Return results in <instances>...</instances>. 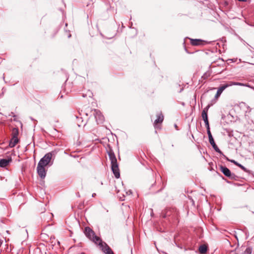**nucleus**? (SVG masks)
I'll return each instance as SVG.
<instances>
[{
	"label": "nucleus",
	"instance_id": "f257e3e1",
	"mask_svg": "<svg viewBox=\"0 0 254 254\" xmlns=\"http://www.w3.org/2000/svg\"><path fill=\"white\" fill-rule=\"evenodd\" d=\"M110 160L111 163V168L115 177L118 179L120 177V170L117 160L114 153L112 151L108 152Z\"/></svg>",
	"mask_w": 254,
	"mask_h": 254
},
{
	"label": "nucleus",
	"instance_id": "f03ea898",
	"mask_svg": "<svg viewBox=\"0 0 254 254\" xmlns=\"http://www.w3.org/2000/svg\"><path fill=\"white\" fill-rule=\"evenodd\" d=\"M84 233L87 237L92 241L96 244L100 245L101 243V239L95 235L94 231L89 227H87L85 228Z\"/></svg>",
	"mask_w": 254,
	"mask_h": 254
},
{
	"label": "nucleus",
	"instance_id": "7ed1b4c3",
	"mask_svg": "<svg viewBox=\"0 0 254 254\" xmlns=\"http://www.w3.org/2000/svg\"><path fill=\"white\" fill-rule=\"evenodd\" d=\"M220 170L223 173V174L229 178L234 180H237L238 177L234 173H232L230 170L225 166H220Z\"/></svg>",
	"mask_w": 254,
	"mask_h": 254
},
{
	"label": "nucleus",
	"instance_id": "20e7f679",
	"mask_svg": "<svg viewBox=\"0 0 254 254\" xmlns=\"http://www.w3.org/2000/svg\"><path fill=\"white\" fill-rule=\"evenodd\" d=\"M52 157V152H49L46 154L42 158L39 162H38V164H40L42 165V166L46 167V166L48 165L49 163H50V161L51 160Z\"/></svg>",
	"mask_w": 254,
	"mask_h": 254
},
{
	"label": "nucleus",
	"instance_id": "39448f33",
	"mask_svg": "<svg viewBox=\"0 0 254 254\" xmlns=\"http://www.w3.org/2000/svg\"><path fill=\"white\" fill-rule=\"evenodd\" d=\"M94 115L98 124L103 123L104 117L99 110L95 109L94 110Z\"/></svg>",
	"mask_w": 254,
	"mask_h": 254
},
{
	"label": "nucleus",
	"instance_id": "423d86ee",
	"mask_svg": "<svg viewBox=\"0 0 254 254\" xmlns=\"http://www.w3.org/2000/svg\"><path fill=\"white\" fill-rule=\"evenodd\" d=\"M45 167L42 166L40 164H38L37 167V172L39 176L42 179H44L46 175V172L45 170Z\"/></svg>",
	"mask_w": 254,
	"mask_h": 254
},
{
	"label": "nucleus",
	"instance_id": "0eeeda50",
	"mask_svg": "<svg viewBox=\"0 0 254 254\" xmlns=\"http://www.w3.org/2000/svg\"><path fill=\"white\" fill-rule=\"evenodd\" d=\"M157 119H156L154 122V126L155 128L157 127L158 124H161L164 120V116L161 113L157 115Z\"/></svg>",
	"mask_w": 254,
	"mask_h": 254
},
{
	"label": "nucleus",
	"instance_id": "6e6552de",
	"mask_svg": "<svg viewBox=\"0 0 254 254\" xmlns=\"http://www.w3.org/2000/svg\"><path fill=\"white\" fill-rule=\"evenodd\" d=\"M190 44L193 46L203 45L205 44V41H204L201 39H190Z\"/></svg>",
	"mask_w": 254,
	"mask_h": 254
},
{
	"label": "nucleus",
	"instance_id": "1a4fd4ad",
	"mask_svg": "<svg viewBox=\"0 0 254 254\" xmlns=\"http://www.w3.org/2000/svg\"><path fill=\"white\" fill-rule=\"evenodd\" d=\"M11 162V159H2L0 160V167L4 168L6 167Z\"/></svg>",
	"mask_w": 254,
	"mask_h": 254
},
{
	"label": "nucleus",
	"instance_id": "9d476101",
	"mask_svg": "<svg viewBox=\"0 0 254 254\" xmlns=\"http://www.w3.org/2000/svg\"><path fill=\"white\" fill-rule=\"evenodd\" d=\"M227 88V85H223L222 86H221V87H220L218 90H217V93L216 94H215V98H218L220 95L221 94V93H222V92L226 88Z\"/></svg>",
	"mask_w": 254,
	"mask_h": 254
},
{
	"label": "nucleus",
	"instance_id": "9b49d317",
	"mask_svg": "<svg viewBox=\"0 0 254 254\" xmlns=\"http://www.w3.org/2000/svg\"><path fill=\"white\" fill-rule=\"evenodd\" d=\"M210 107V105H208L206 107H205L203 109V110L202 112V114H201V116H202L203 120L205 119H208L207 112H208V111Z\"/></svg>",
	"mask_w": 254,
	"mask_h": 254
},
{
	"label": "nucleus",
	"instance_id": "f8f14e48",
	"mask_svg": "<svg viewBox=\"0 0 254 254\" xmlns=\"http://www.w3.org/2000/svg\"><path fill=\"white\" fill-rule=\"evenodd\" d=\"M209 141L216 152L219 153L220 154H222V152L221 151V150L219 149L218 146L215 144L213 138L211 140H209Z\"/></svg>",
	"mask_w": 254,
	"mask_h": 254
},
{
	"label": "nucleus",
	"instance_id": "ddd939ff",
	"mask_svg": "<svg viewBox=\"0 0 254 254\" xmlns=\"http://www.w3.org/2000/svg\"><path fill=\"white\" fill-rule=\"evenodd\" d=\"M18 137H12V138L11 139V140L10 141L9 146L10 147H13L16 145V144L18 143Z\"/></svg>",
	"mask_w": 254,
	"mask_h": 254
},
{
	"label": "nucleus",
	"instance_id": "4468645a",
	"mask_svg": "<svg viewBox=\"0 0 254 254\" xmlns=\"http://www.w3.org/2000/svg\"><path fill=\"white\" fill-rule=\"evenodd\" d=\"M103 250L106 254H114L111 249L106 244H105V246L103 247Z\"/></svg>",
	"mask_w": 254,
	"mask_h": 254
},
{
	"label": "nucleus",
	"instance_id": "2eb2a0df",
	"mask_svg": "<svg viewBox=\"0 0 254 254\" xmlns=\"http://www.w3.org/2000/svg\"><path fill=\"white\" fill-rule=\"evenodd\" d=\"M207 251V247L205 245L200 246L199 247V251L201 254H205Z\"/></svg>",
	"mask_w": 254,
	"mask_h": 254
},
{
	"label": "nucleus",
	"instance_id": "dca6fc26",
	"mask_svg": "<svg viewBox=\"0 0 254 254\" xmlns=\"http://www.w3.org/2000/svg\"><path fill=\"white\" fill-rule=\"evenodd\" d=\"M76 118L77 119V124L79 127H81L82 126H84L86 124L87 122H84L83 120L82 119V118H78L76 117Z\"/></svg>",
	"mask_w": 254,
	"mask_h": 254
},
{
	"label": "nucleus",
	"instance_id": "f3484780",
	"mask_svg": "<svg viewBox=\"0 0 254 254\" xmlns=\"http://www.w3.org/2000/svg\"><path fill=\"white\" fill-rule=\"evenodd\" d=\"M19 133V131L18 128H13L12 130V137H17V136Z\"/></svg>",
	"mask_w": 254,
	"mask_h": 254
},
{
	"label": "nucleus",
	"instance_id": "a211bd4d",
	"mask_svg": "<svg viewBox=\"0 0 254 254\" xmlns=\"http://www.w3.org/2000/svg\"><path fill=\"white\" fill-rule=\"evenodd\" d=\"M231 162H233V163H234L235 164H236V165L238 166L239 167H240L241 169H242L243 170L245 171L246 170V168L245 167H244L243 165H242L241 164L237 163L236 161H235V160H231Z\"/></svg>",
	"mask_w": 254,
	"mask_h": 254
},
{
	"label": "nucleus",
	"instance_id": "6ab92c4d",
	"mask_svg": "<svg viewBox=\"0 0 254 254\" xmlns=\"http://www.w3.org/2000/svg\"><path fill=\"white\" fill-rule=\"evenodd\" d=\"M252 248L250 247L247 248L246 250L244 251L243 254H252Z\"/></svg>",
	"mask_w": 254,
	"mask_h": 254
},
{
	"label": "nucleus",
	"instance_id": "aec40b11",
	"mask_svg": "<svg viewBox=\"0 0 254 254\" xmlns=\"http://www.w3.org/2000/svg\"><path fill=\"white\" fill-rule=\"evenodd\" d=\"M210 75V73L209 72H205L203 75L201 76V78L203 79H206Z\"/></svg>",
	"mask_w": 254,
	"mask_h": 254
},
{
	"label": "nucleus",
	"instance_id": "412c9836",
	"mask_svg": "<svg viewBox=\"0 0 254 254\" xmlns=\"http://www.w3.org/2000/svg\"><path fill=\"white\" fill-rule=\"evenodd\" d=\"M235 85H239V86H246V87L250 86L248 84L243 83L237 82H235Z\"/></svg>",
	"mask_w": 254,
	"mask_h": 254
},
{
	"label": "nucleus",
	"instance_id": "4be33fe9",
	"mask_svg": "<svg viewBox=\"0 0 254 254\" xmlns=\"http://www.w3.org/2000/svg\"><path fill=\"white\" fill-rule=\"evenodd\" d=\"M207 134H208L209 140H211L212 139H213V137L212 136V134H211L210 130V127H207Z\"/></svg>",
	"mask_w": 254,
	"mask_h": 254
},
{
	"label": "nucleus",
	"instance_id": "5701e85b",
	"mask_svg": "<svg viewBox=\"0 0 254 254\" xmlns=\"http://www.w3.org/2000/svg\"><path fill=\"white\" fill-rule=\"evenodd\" d=\"M204 122V123H205V126L206 127V128L207 127H209V122H208V119H204L203 120Z\"/></svg>",
	"mask_w": 254,
	"mask_h": 254
},
{
	"label": "nucleus",
	"instance_id": "b1692460",
	"mask_svg": "<svg viewBox=\"0 0 254 254\" xmlns=\"http://www.w3.org/2000/svg\"><path fill=\"white\" fill-rule=\"evenodd\" d=\"M224 85H227V87L229 86H231L233 85H235V82L234 81H230L229 83L224 84Z\"/></svg>",
	"mask_w": 254,
	"mask_h": 254
},
{
	"label": "nucleus",
	"instance_id": "393cba45",
	"mask_svg": "<svg viewBox=\"0 0 254 254\" xmlns=\"http://www.w3.org/2000/svg\"><path fill=\"white\" fill-rule=\"evenodd\" d=\"M238 1H243V2H245L247 0H238Z\"/></svg>",
	"mask_w": 254,
	"mask_h": 254
},
{
	"label": "nucleus",
	"instance_id": "a878e982",
	"mask_svg": "<svg viewBox=\"0 0 254 254\" xmlns=\"http://www.w3.org/2000/svg\"><path fill=\"white\" fill-rule=\"evenodd\" d=\"M2 242V241L0 239V246L1 245Z\"/></svg>",
	"mask_w": 254,
	"mask_h": 254
},
{
	"label": "nucleus",
	"instance_id": "bb28decb",
	"mask_svg": "<svg viewBox=\"0 0 254 254\" xmlns=\"http://www.w3.org/2000/svg\"><path fill=\"white\" fill-rule=\"evenodd\" d=\"M96 195V193H94L92 194V197H94Z\"/></svg>",
	"mask_w": 254,
	"mask_h": 254
},
{
	"label": "nucleus",
	"instance_id": "cd10ccee",
	"mask_svg": "<svg viewBox=\"0 0 254 254\" xmlns=\"http://www.w3.org/2000/svg\"><path fill=\"white\" fill-rule=\"evenodd\" d=\"M177 127V125H175V127H176V128Z\"/></svg>",
	"mask_w": 254,
	"mask_h": 254
},
{
	"label": "nucleus",
	"instance_id": "c85d7f7f",
	"mask_svg": "<svg viewBox=\"0 0 254 254\" xmlns=\"http://www.w3.org/2000/svg\"><path fill=\"white\" fill-rule=\"evenodd\" d=\"M84 254V253H81V254Z\"/></svg>",
	"mask_w": 254,
	"mask_h": 254
}]
</instances>
